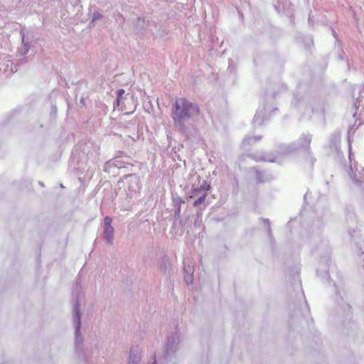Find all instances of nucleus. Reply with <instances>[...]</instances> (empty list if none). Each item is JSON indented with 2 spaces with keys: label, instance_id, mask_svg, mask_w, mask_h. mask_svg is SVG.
Returning <instances> with one entry per match:
<instances>
[{
  "label": "nucleus",
  "instance_id": "39448f33",
  "mask_svg": "<svg viewBox=\"0 0 364 364\" xmlns=\"http://www.w3.org/2000/svg\"><path fill=\"white\" fill-rule=\"evenodd\" d=\"M124 93V90H123V89H120L117 91V103H119V97H122Z\"/></svg>",
  "mask_w": 364,
  "mask_h": 364
},
{
  "label": "nucleus",
  "instance_id": "0eeeda50",
  "mask_svg": "<svg viewBox=\"0 0 364 364\" xmlns=\"http://www.w3.org/2000/svg\"><path fill=\"white\" fill-rule=\"evenodd\" d=\"M198 189H194L192 192V195L191 196V198H193L196 196V193L198 192Z\"/></svg>",
  "mask_w": 364,
  "mask_h": 364
},
{
  "label": "nucleus",
  "instance_id": "423d86ee",
  "mask_svg": "<svg viewBox=\"0 0 364 364\" xmlns=\"http://www.w3.org/2000/svg\"><path fill=\"white\" fill-rule=\"evenodd\" d=\"M200 189H202L203 191H208L210 189V186L209 185H206V186H201L200 187Z\"/></svg>",
  "mask_w": 364,
  "mask_h": 364
},
{
  "label": "nucleus",
  "instance_id": "7ed1b4c3",
  "mask_svg": "<svg viewBox=\"0 0 364 364\" xmlns=\"http://www.w3.org/2000/svg\"><path fill=\"white\" fill-rule=\"evenodd\" d=\"M207 197V193H204L203 195L199 197L197 200H196L193 203V205L195 207L198 206L200 204L203 203Z\"/></svg>",
  "mask_w": 364,
  "mask_h": 364
},
{
  "label": "nucleus",
  "instance_id": "f03ea898",
  "mask_svg": "<svg viewBox=\"0 0 364 364\" xmlns=\"http://www.w3.org/2000/svg\"><path fill=\"white\" fill-rule=\"evenodd\" d=\"M114 233V228L112 226H105L104 235L107 240L112 238Z\"/></svg>",
  "mask_w": 364,
  "mask_h": 364
},
{
  "label": "nucleus",
  "instance_id": "20e7f679",
  "mask_svg": "<svg viewBox=\"0 0 364 364\" xmlns=\"http://www.w3.org/2000/svg\"><path fill=\"white\" fill-rule=\"evenodd\" d=\"M112 221V218L110 217L107 216L105 218V226H111Z\"/></svg>",
  "mask_w": 364,
  "mask_h": 364
},
{
  "label": "nucleus",
  "instance_id": "f257e3e1",
  "mask_svg": "<svg viewBox=\"0 0 364 364\" xmlns=\"http://www.w3.org/2000/svg\"><path fill=\"white\" fill-rule=\"evenodd\" d=\"M200 114V109L197 103L189 101L187 98H177L173 105L171 117L174 123L184 128V122L198 117Z\"/></svg>",
  "mask_w": 364,
  "mask_h": 364
}]
</instances>
